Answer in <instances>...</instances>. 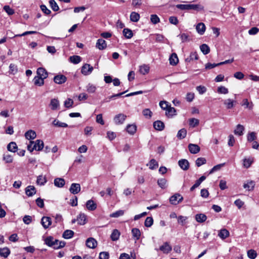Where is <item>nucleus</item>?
<instances>
[{
  "instance_id": "obj_1",
  "label": "nucleus",
  "mask_w": 259,
  "mask_h": 259,
  "mask_svg": "<svg viewBox=\"0 0 259 259\" xmlns=\"http://www.w3.org/2000/svg\"><path fill=\"white\" fill-rule=\"evenodd\" d=\"M155 250L157 251H160L164 254H168L172 250V246L169 242H164L159 248H155Z\"/></svg>"
},
{
  "instance_id": "obj_2",
  "label": "nucleus",
  "mask_w": 259,
  "mask_h": 259,
  "mask_svg": "<svg viewBox=\"0 0 259 259\" xmlns=\"http://www.w3.org/2000/svg\"><path fill=\"white\" fill-rule=\"evenodd\" d=\"M94 69L93 66L90 64L86 63L84 64L81 68V73L85 76L89 75L92 73Z\"/></svg>"
},
{
  "instance_id": "obj_3",
  "label": "nucleus",
  "mask_w": 259,
  "mask_h": 259,
  "mask_svg": "<svg viewBox=\"0 0 259 259\" xmlns=\"http://www.w3.org/2000/svg\"><path fill=\"white\" fill-rule=\"evenodd\" d=\"M183 200V197L180 194L176 193L169 198V202L171 204L177 205Z\"/></svg>"
},
{
  "instance_id": "obj_4",
  "label": "nucleus",
  "mask_w": 259,
  "mask_h": 259,
  "mask_svg": "<svg viewBox=\"0 0 259 259\" xmlns=\"http://www.w3.org/2000/svg\"><path fill=\"white\" fill-rule=\"evenodd\" d=\"M76 221L80 225H83L87 222V215L84 213H80L77 217Z\"/></svg>"
},
{
  "instance_id": "obj_5",
  "label": "nucleus",
  "mask_w": 259,
  "mask_h": 259,
  "mask_svg": "<svg viewBox=\"0 0 259 259\" xmlns=\"http://www.w3.org/2000/svg\"><path fill=\"white\" fill-rule=\"evenodd\" d=\"M41 224L45 229H47L51 225L52 220L50 217H43L41 220Z\"/></svg>"
},
{
  "instance_id": "obj_6",
  "label": "nucleus",
  "mask_w": 259,
  "mask_h": 259,
  "mask_svg": "<svg viewBox=\"0 0 259 259\" xmlns=\"http://www.w3.org/2000/svg\"><path fill=\"white\" fill-rule=\"evenodd\" d=\"M126 116L123 114H119L116 115L114 118V121L116 124H121L123 123Z\"/></svg>"
},
{
  "instance_id": "obj_7",
  "label": "nucleus",
  "mask_w": 259,
  "mask_h": 259,
  "mask_svg": "<svg viewBox=\"0 0 259 259\" xmlns=\"http://www.w3.org/2000/svg\"><path fill=\"white\" fill-rule=\"evenodd\" d=\"M80 190V185L78 183H72L69 188L70 193L73 194L78 193Z\"/></svg>"
},
{
  "instance_id": "obj_8",
  "label": "nucleus",
  "mask_w": 259,
  "mask_h": 259,
  "mask_svg": "<svg viewBox=\"0 0 259 259\" xmlns=\"http://www.w3.org/2000/svg\"><path fill=\"white\" fill-rule=\"evenodd\" d=\"M85 244L88 247L95 248L97 245V241L94 238L90 237L87 239Z\"/></svg>"
},
{
  "instance_id": "obj_9",
  "label": "nucleus",
  "mask_w": 259,
  "mask_h": 259,
  "mask_svg": "<svg viewBox=\"0 0 259 259\" xmlns=\"http://www.w3.org/2000/svg\"><path fill=\"white\" fill-rule=\"evenodd\" d=\"M67 78L65 76L62 74H59L56 75L54 77V81L56 83L62 84L66 82Z\"/></svg>"
},
{
  "instance_id": "obj_10",
  "label": "nucleus",
  "mask_w": 259,
  "mask_h": 259,
  "mask_svg": "<svg viewBox=\"0 0 259 259\" xmlns=\"http://www.w3.org/2000/svg\"><path fill=\"white\" fill-rule=\"evenodd\" d=\"M188 149L190 152L193 154L198 153L200 150L199 146L194 144H189L188 145Z\"/></svg>"
},
{
  "instance_id": "obj_11",
  "label": "nucleus",
  "mask_w": 259,
  "mask_h": 259,
  "mask_svg": "<svg viewBox=\"0 0 259 259\" xmlns=\"http://www.w3.org/2000/svg\"><path fill=\"white\" fill-rule=\"evenodd\" d=\"M179 166L184 170H187L189 168V162L185 159H182L178 161Z\"/></svg>"
},
{
  "instance_id": "obj_12",
  "label": "nucleus",
  "mask_w": 259,
  "mask_h": 259,
  "mask_svg": "<svg viewBox=\"0 0 259 259\" xmlns=\"http://www.w3.org/2000/svg\"><path fill=\"white\" fill-rule=\"evenodd\" d=\"M236 103V101L231 99H227L224 100V104L227 109L233 108L235 106Z\"/></svg>"
},
{
  "instance_id": "obj_13",
  "label": "nucleus",
  "mask_w": 259,
  "mask_h": 259,
  "mask_svg": "<svg viewBox=\"0 0 259 259\" xmlns=\"http://www.w3.org/2000/svg\"><path fill=\"white\" fill-rule=\"evenodd\" d=\"M45 243L49 246L53 247L55 246L56 243H58L59 240H54V238L52 236H49L47 237L45 240Z\"/></svg>"
},
{
  "instance_id": "obj_14",
  "label": "nucleus",
  "mask_w": 259,
  "mask_h": 259,
  "mask_svg": "<svg viewBox=\"0 0 259 259\" xmlns=\"http://www.w3.org/2000/svg\"><path fill=\"white\" fill-rule=\"evenodd\" d=\"M59 101L57 99H53L51 100L50 107L52 110H57L59 109Z\"/></svg>"
},
{
  "instance_id": "obj_15",
  "label": "nucleus",
  "mask_w": 259,
  "mask_h": 259,
  "mask_svg": "<svg viewBox=\"0 0 259 259\" xmlns=\"http://www.w3.org/2000/svg\"><path fill=\"white\" fill-rule=\"evenodd\" d=\"M85 205L87 209L90 211L95 210L97 208V204L93 200L87 201Z\"/></svg>"
},
{
  "instance_id": "obj_16",
  "label": "nucleus",
  "mask_w": 259,
  "mask_h": 259,
  "mask_svg": "<svg viewBox=\"0 0 259 259\" xmlns=\"http://www.w3.org/2000/svg\"><path fill=\"white\" fill-rule=\"evenodd\" d=\"M37 76L44 78V79L47 78L48 74L46 70L42 67H39L37 70Z\"/></svg>"
},
{
  "instance_id": "obj_17",
  "label": "nucleus",
  "mask_w": 259,
  "mask_h": 259,
  "mask_svg": "<svg viewBox=\"0 0 259 259\" xmlns=\"http://www.w3.org/2000/svg\"><path fill=\"white\" fill-rule=\"evenodd\" d=\"M36 192V189L33 186H28L25 189V193L28 197L32 196Z\"/></svg>"
},
{
  "instance_id": "obj_18",
  "label": "nucleus",
  "mask_w": 259,
  "mask_h": 259,
  "mask_svg": "<svg viewBox=\"0 0 259 259\" xmlns=\"http://www.w3.org/2000/svg\"><path fill=\"white\" fill-rule=\"evenodd\" d=\"M96 47L100 50H103L107 47L106 42L105 40L100 38L98 39Z\"/></svg>"
},
{
  "instance_id": "obj_19",
  "label": "nucleus",
  "mask_w": 259,
  "mask_h": 259,
  "mask_svg": "<svg viewBox=\"0 0 259 259\" xmlns=\"http://www.w3.org/2000/svg\"><path fill=\"white\" fill-rule=\"evenodd\" d=\"M44 147V142L40 140H37L33 143V149L35 150L40 151Z\"/></svg>"
},
{
  "instance_id": "obj_20",
  "label": "nucleus",
  "mask_w": 259,
  "mask_h": 259,
  "mask_svg": "<svg viewBox=\"0 0 259 259\" xmlns=\"http://www.w3.org/2000/svg\"><path fill=\"white\" fill-rule=\"evenodd\" d=\"M153 127L157 131H162L164 128V124L160 120H157L154 122Z\"/></svg>"
},
{
  "instance_id": "obj_21",
  "label": "nucleus",
  "mask_w": 259,
  "mask_h": 259,
  "mask_svg": "<svg viewBox=\"0 0 259 259\" xmlns=\"http://www.w3.org/2000/svg\"><path fill=\"white\" fill-rule=\"evenodd\" d=\"M197 32L200 35H202L205 31L206 27L203 23H199L196 27Z\"/></svg>"
},
{
  "instance_id": "obj_22",
  "label": "nucleus",
  "mask_w": 259,
  "mask_h": 259,
  "mask_svg": "<svg viewBox=\"0 0 259 259\" xmlns=\"http://www.w3.org/2000/svg\"><path fill=\"white\" fill-rule=\"evenodd\" d=\"M25 137L27 140H33L36 138V134L35 131L30 130L25 133Z\"/></svg>"
},
{
  "instance_id": "obj_23",
  "label": "nucleus",
  "mask_w": 259,
  "mask_h": 259,
  "mask_svg": "<svg viewBox=\"0 0 259 259\" xmlns=\"http://www.w3.org/2000/svg\"><path fill=\"white\" fill-rule=\"evenodd\" d=\"M169 64L171 65H176L178 62L179 59L176 53H172L169 58Z\"/></svg>"
},
{
  "instance_id": "obj_24",
  "label": "nucleus",
  "mask_w": 259,
  "mask_h": 259,
  "mask_svg": "<svg viewBox=\"0 0 259 259\" xmlns=\"http://www.w3.org/2000/svg\"><path fill=\"white\" fill-rule=\"evenodd\" d=\"M255 186V183L253 181H248L243 184V188L248 191H251L253 189Z\"/></svg>"
},
{
  "instance_id": "obj_25",
  "label": "nucleus",
  "mask_w": 259,
  "mask_h": 259,
  "mask_svg": "<svg viewBox=\"0 0 259 259\" xmlns=\"http://www.w3.org/2000/svg\"><path fill=\"white\" fill-rule=\"evenodd\" d=\"M8 150L12 152H16L18 150L17 144L14 142H10L7 146Z\"/></svg>"
},
{
  "instance_id": "obj_26",
  "label": "nucleus",
  "mask_w": 259,
  "mask_h": 259,
  "mask_svg": "<svg viewBox=\"0 0 259 259\" xmlns=\"http://www.w3.org/2000/svg\"><path fill=\"white\" fill-rule=\"evenodd\" d=\"M244 130V127L242 125L239 124L237 125L234 133L236 135L240 136L243 134Z\"/></svg>"
},
{
  "instance_id": "obj_27",
  "label": "nucleus",
  "mask_w": 259,
  "mask_h": 259,
  "mask_svg": "<svg viewBox=\"0 0 259 259\" xmlns=\"http://www.w3.org/2000/svg\"><path fill=\"white\" fill-rule=\"evenodd\" d=\"M206 177L204 176H201L198 180H197L194 184L190 188V191H193L195 188H197L200 184L205 180Z\"/></svg>"
},
{
  "instance_id": "obj_28",
  "label": "nucleus",
  "mask_w": 259,
  "mask_h": 259,
  "mask_svg": "<svg viewBox=\"0 0 259 259\" xmlns=\"http://www.w3.org/2000/svg\"><path fill=\"white\" fill-rule=\"evenodd\" d=\"M33 82L35 85L40 87L44 84V79L36 76L33 78Z\"/></svg>"
},
{
  "instance_id": "obj_29",
  "label": "nucleus",
  "mask_w": 259,
  "mask_h": 259,
  "mask_svg": "<svg viewBox=\"0 0 259 259\" xmlns=\"http://www.w3.org/2000/svg\"><path fill=\"white\" fill-rule=\"evenodd\" d=\"M207 219V217L203 213H199L195 215V220L198 223H203Z\"/></svg>"
},
{
  "instance_id": "obj_30",
  "label": "nucleus",
  "mask_w": 259,
  "mask_h": 259,
  "mask_svg": "<svg viewBox=\"0 0 259 259\" xmlns=\"http://www.w3.org/2000/svg\"><path fill=\"white\" fill-rule=\"evenodd\" d=\"M65 184V180L62 178H56L54 180V185L57 187H63Z\"/></svg>"
},
{
  "instance_id": "obj_31",
  "label": "nucleus",
  "mask_w": 259,
  "mask_h": 259,
  "mask_svg": "<svg viewBox=\"0 0 259 259\" xmlns=\"http://www.w3.org/2000/svg\"><path fill=\"white\" fill-rule=\"evenodd\" d=\"M198 56L196 52L191 53L190 56L186 58L185 61L187 62H190L194 60H198Z\"/></svg>"
},
{
  "instance_id": "obj_32",
  "label": "nucleus",
  "mask_w": 259,
  "mask_h": 259,
  "mask_svg": "<svg viewBox=\"0 0 259 259\" xmlns=\"http://www.w3.org/2000/svg\"><path fill=\"white\" fill-rule=\"evenodd\" d=\"M137 131V126L135 124H128L126 126V131L130 135H134Z\"/></svg>"
},
{
  "instance_id": "obj_33",
  "label": "nucleus",
  "mask_w": 259,
  "mask_h": 259,
  "mask_svg": "<svg viewBox=\"0 0 259 259\" xmlns=\"http://www.w3.org/2000/svg\"><path fill=\"white\" fill-rule=\"evenodd\" d=\"M140 14L137 12H133L130 15V20L134 22H138L140 19Z\"/></svg>"
},
{
  "instance_id": "obj_34",
  "label": "nucleus",
  "mask_w": 259,
  "mask_h": 259,
  "mask_svg": "<svg viewBox=\"0 0 259 259\" xmlns=\"http://www.w3.org/2000/svg\"><path fill=\"white\" fill-rule=\"evenodd\" d=\"M120 234V232L118 230L114 229L110 236L111 240L113 241H117L119 238Z\"/></svg>"
},
{
  "instance_id": "obj_35",
  "label": "nucleus",
  "mask_w": 259,
  "mask_h": 259,
  "mask_svg": "<svg viewBox=\"0 0 259 259\" xmlns=\"http://www.w3.org/2000/svg\"><path fill=\"white\" fill-rule=\"evenodd\" d=\"M132 233L133 237L138 240L140 239L141 236V232L139 229L134 228L132 230Z\"/></svg>"
},
{
  "instance_id": "obj_36",
  "label": "nucleus",
  "mask_w": 259,
  "mask_h": 259,
  "mask_svg": "<svg viewBox=\"0 0 259 259\" xmlns=\"http://www.w3.org/2000/svg\"><path fill=\"white\" fill-rule=\"evenodd\" d=\"M10 253V250L8 247L0 249V255L5 258L7 257Z\"/></svg>"
},
{
  "instance_id": "obj_37",
  "label": "nucleus",
  "mask_w": 259,
  "mask_h": 259,
  "mask_svg": "<svg viewBox=\"0 0 259 259\" xmlns=\"http://www.w3.org/2000/svg\"><path fill=\"white\" fill-rule=\"evenodd\" d=\"M218 236L221 239H225L229 236V232L227 230L224 229L220 231Z\"/></svg>"
},
{
  "instance_id": "obj_38",
  "label": "nucleus",
  "mask_w": 259,
  "mask_h": 259,
  "mask_svg": "<svg viewBox=\"0 0 259 259\" xmlns=\"http://www.w3.org/2000/svg\"><path fill=\"white\" fill-rule=\"evenodd\" d=\"M149 66L147 65L144 64L140 67L139 71L141 74L145 75L149 72Z\"/></svg>"
},
{
  "instance_id": "obj_39",
  "label": "nucleus",
  "mask_w": 259,
  "mask_h": 259,
  "mask_svg": "<svg viewBox=\"0 0 259 259\" xmlns=\"http://www.w3.org/2000/svg\"><path fill=\"white\" fill-rule=\"evenodd\" d=\"M187 135V131L185 128L179 130L178 132L177 137L178 139L181 140L186 137Z\"/></svg>"
},
{
  "instance_id": "obj_40",
  "label": "nucleus",
  "mask_w": 259,
  "mask_h": 259,
  "mask_svg": "<svg viewBox=\"0 0 259 259\" xmlns=\"http://www.w3.org/2000/svg\"><path fill=\"white\" fill-rule=\"evenodd\" d=\"M74 232L70 230H67L65 231L63 234V237L65 239H70L73 237Z\"/></svg>"
},
{
  "instance_id": "obj_41",
  "label": "nucleus",
  "mask_w": 259,
  "mask_h": 259,
  "mask_svg": "<svg viewBox=\"0 0 259 259\" xmlns=\"http://www.w3.org/2000/svg\"><path fill=\"white\" fill-rule=\"evenodd\" d=\"M70 61L74 64H77L81 61V57L79 56H72L69 57Z\"/></svg>"
},
{
  "instance_id": "obj_42",
  "label": "nucleus",
  "mask_w": 259,
  "mask_h": 259,
  "mask_svg": "<svg viewBox=\"0 0 259 259\" xmlns=\"http://www.w3.org/2000/svg\"><path fill=\"white\" fill-rule=\"evenodd\" d=\"M241 106H244L245 108H248L249 109H252L253 107L252 103H249L247 99H244L242 100Z\"/></svg>"
},
{
  "instance_id": "obj_43",
  "label": "nucleus",
  "mask_w": 259,
  "mask_h": 259,
  "mask_svg": "<svg viewBox=\"0 0 259 259\" xmlns=\"http://www.w3.org/2000/svg\"><path fill=\"white\" fill-rule=\"evenodd\" d=\"M253 158H244L243 159V166L246 168L249 167L253 162Z\"/></svg>"
},
{
  "instance_id": "obj_44",
  "label": "nucleus",
  "mask_w": 259,
  "mask_h": 259,
  "mask_svg": "<svg viewBox=\"0 0 259 259\" xmlns=\"http://www.w3.org/2000/svg\"><path fill=\"white\" fill-rule=\"evenodd\" d=\"M123 34L124 36L127 38H131L133 36L132 31L128 28H124L123 30Z\"/></svg>"
},
{
  "instance_id": "obj_45",
  "label": "nucleus",
  "mask_w": 259,
  "mask_h": 259,
  "mask_svg": "<svg viewBox=\"0 0 259 259\" xmlns=\"http://www.w3.org/2000/svg\"><path fill=\"white\" fill-rule=\"evenodd\" d=\"M189 10H195L197 11L203 10L204 7L200 5L189 4Z\"/></svg>"
},
{
  "instance_id": "obj_46",
  "label": "nucleus",
  "mask_w": 259,
  "mask_h": 259,
  "mask_svg": "<svg viewBox=\"0 0 259 259\" xmlns=\"http://www.w3.org/2000/svg\"><path fill=\"white\" fill-rule=\"evenodd\" d=\"M201 51L203 54H208L210 52L209 47L206 44H202L200 46Z\"/></svg>"
},
{
  "instance_id": "obj_47",
  "label": "nucleus",
  "mask_w": 259,
  "mask_h": 259,
  "mask_svg": "<svg viewBox=\"0 0 259 259\" xmlns=\"http://www.w3.org/2000/svg\"><path fill=\"white\" fill-rule=\"evenodd\" d=\"M47 182L46 178L45 176L40 175L37 177L36 183L39 185H44Z\"/></svg>"
},
{
  "instance_id": "obj_48",
  "label": "nucleus",
  "mask_w": 259,
  "mask_h": 259,
  "mask_svg": "<svg viewBox=\"0 0 259 259\" xmlns=\"http://www.w3.org/2000/svg\"><path fill=\"white\" fill-rule=\"evenodd\" d=\"M225 165V163H221L213 166L209 171V174H212L215 171H219L221 168Z\"/></svg>"
},
{
  "instance_id": "obj_49",
  "label": "nucleus",
  "mask_w": 259,
  "mask_h": 259,
  "mask_svg": "<svg viewBox=\"0 0 259 259\" xmlns=\"http://www.w3.org/2000/svg\"><path fill=\"white\" fill-rule=\"evenodd\" d=\"M158 186L162 189L167 187V181L165 179H160L157 181Z\"/></svg>"
},
{
  "instance_id": "obj_50",
  "label": "nucleus",
  "mask_w": 259,
  "mask_h": 259,
  "mask_svg": "<svg viewBox=\"0 0 259 259\" xmlns=\"http://www.w3.org/2000/svg\"><path fill=\"white\" fill-rule=\"evenodd\" d=\"M53 124L54 126L62 127H66L68 126L67 124L64 122H62L57 119H55L53 122Z\"/></svg>"
},
{
  "instance_id": "obj_51",
  "label": "nucleus",
  "mask_w": 259,
  "mask_h": 259,
  "mask_svg": "<svg viewBox=\"0 0 259 259\" xmlns=\"http://www.w3.org/2000/svg\"><path fill=\"white\" fill-rule=\"evenodd\" d=\"M176 110L174 107H169L166 110V115L168 117H172L174 115L176 114Z\"/></svg>"
},
{
  "instance_id": "obj_52",
  "label": "nucleus",
  "mask_w": 259,
  "mask_h": 259,
  "mask_svg": "<svg viewBox=\"0 0 259 259\" xmlns=\"http://www.w3.org/2000/svg\"><path fill=\"white\" fill-rule=\"evenodd\" d=\"M124 211L123 210H119L114 212H113L110 214V217L111 218H118L119 217L122 216L124 214Z\"/></svg>"
},
{
  "instance_id": "obj_53",
  "label": "nucleus",
  "mask_w": 259,
  "mask_h": 259,
  "mask_svg": "<svg viewBox=\"0 0 259 259\" xmlns=\"http://www.w3.org/2000/svg\"><path fill=\"white\" fill-rule=\"evenodd\" d=\"M87 91L89 93H94L96 91V87L93 84L89 83L87 87Z\"/></svg>"
},
{
  "instance_id": "obj_54",
  "label": "nucleus",
  "mask_w": 259,
  "mask_h": 259,
  "mask_svg": "<svg viewBox=\"0 0 259 259\" xmlns=\"http://www.w3.org/2000/svg\"><path fill=\"white\" fill-rule=\"evenodd\" d=\"M147 165H149V168L151 169H156L158 167V163L154 159H151Z\"/></svg>"
},
{
  "instance_id": "obj_55",
  "label": "nucleus",
  "mask_w": 259,
  "mask_h": 259,
  "mask_svg": "<svg viewBox=\"0 0 259 259\" xmlns=\"http://www.w3.org/2000/svg\"><path fill=\"white\" fill-rule=\"evenodd\" d=\"M196 165L199 167L206 162V159L204 157H199L196 160Z\"/></svg>"
},
{
  "instance_id": "obj_56",
  "label": "nucleus",
  "mask_w": 259,
  "mask_h": 259,
  "mask_svg": "<svg viewBox=\"0 0 259 259\" xmlns=\"http://www.w3.org/2000/svg\"><path fill=\"white\" fill-rule=\"evenodd\" d=\"M9 69H10V71H9L10 73L13 74V75L16 74L18 71L17 67L14 64H12V63L10 64V65L9 66Z\"/></svg>"
},
{
  "instance_id": "obj_57",
  "label": "nucleus",
  "mask_w": 259,
  "mask_h": 259,
  "mask_svg": "<svg viewBox=\"0 0 259 259\" xmlns=\"http://www.w3.org/2000/svg\"><path fill=\"white\" fill-rule=\"evenodd\" d=\"M247 141L249 142H253L256 139V134L255 132L249 133L247 135Z\"/></svg>"
},
{
  "instance_id": "obj_58",
  "label": "nucleus",
  "mask_w": 259,
  "mask_h": 259,
  "mask_svg": "<svg viewBox=\"0 0 259 259\" xmlns=\"http://www.w3.org/2000/svg\"><path fill=\"white\" fill-rule=\"evenodd\" d=\"M247 256L250 259H254L257 256V253L254 250L250 249L247 251Z\"/></svg>"
},
{
  "instance_id": "obj_59",
  "label": "nucleus",
  "mask_w": 259,
  "mask_h": 259,
  "mask_svg": "<svg viewBox=\"0 0 259 259\" xmlns=\"http://www.w3.org/2000/svg\"><path fill=\"white\" fill-rule=\"evenodd\" d=\"M142 113L143 115L148 118H150L152 115V112L149 109H145L143 110Z\"/></svg>"
},
{
  "instance_id": "obj_60",
  "label": "nucleus",
  "mask_w": 259,
  "mask_h": 259,
  "mask_svg": "<svg viewBox=\"0 0 259 259\" xmlns=\"http://www.w3.org/2000/svg\"><path fill=\"white\" fill-rule=\"evenodd\" d=\"M49 3L51 7L54 11H57L59 10V8L54 0H50L49 1Z\"/></svg>"
},
{
  "instance_id": "obj_61",
  "label": "nucleus",
  "mask_w": 259,
  "mask_h": 259,
  "mask_svg": "<svg viewBox=\"0 0 259 259\" xmlns=\"http://www.w3.org/2000/svg\"><path fill=\"white\" fill-rule=\"evenodd\" d=\"M73 101L70 99L68 98L65 102H64V106L67 108H70L72 107V105L73 104Z\"/></svg>"
},
{
  "instance_id": "obj_62",
  "label": "nucleus",
  "mask_w": 259,
  "mask_h": 259,
  "mask_svg": "<svg viewBox=\"0 0 259 259\" xmlns=\"http://www.w3.org/2000/svg\"><path fill=\"white\" fill-rule=\"evenodd\" d=\"M150 20L152 23L156 24L159 22L160 19L157 15L153 14L150 16Z\"/></svg>"
},
{
  "instance_id": "obj_63",
  "label": "nucleus",
  "mask_w": 259,
  "mask_h": 259,
  "mask_svg": "<svg viewBox=\"0 0 259 259\" xmlns=\"http://www.w3.org/2000/svg\"><path fill=\"white\" fill-rule=\"evenodd\" d=\"M159 106L163 110L165 111L170 107L168 105V103L165 101H160Z\"/></svg>"
},
{
  "instance_id": "obj_64",
  "label": "nucleus",
  "mask_w": 259,
  "mask_h": 259,
  "mask_svg": "<svg viewBox=\"0 0 259 259\" xmlns=\"http://www.w3.org/2000/svg\"><path fill=\"white\" fill-rule=\"evenodd\" d=\"M153 223V220L152 217H147L145 221V226L147 227H151Z\"/></svg>"
}]
</instances>
